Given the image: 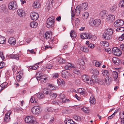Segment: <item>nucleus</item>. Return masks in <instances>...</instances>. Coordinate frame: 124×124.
Returning <instances> with one entry per match:
<instances>
[{
  "mask_svg": "<svg viewBox=\"0 0 124 124\" xmlns=\"http://www.w3.org/2000/svg\"><path fill=\"white\" fill-rule=\"evenodd\" d=\"M36 77L38 80L40 81V82L44 83L46 82L47 78L46 75H42L40 72H38L36 74Z\"/></svg>",
  "mask_w": 124,
  "mask_h": 124,
  "instance_id": "obj_1",
  "label": "nucleus"
},
{
  "mask_svg": "<svg viewBox=\"0 0 124 124\" xmlns=\"http://www.w3.org/2000/svg\"><path fill=\"white\" fill-rule=\"evenodd\" d=\"M82 78V80L85 82L89 85H93L95 80L93 79H91L90 77L86 75H83Z\"/></svg>",
  "mask_w": 124,
  "mask_h": 124,
  "instance_id": "obj_2",
  "label": "nucleus"
},
{
  "mask_svg": "<svg viewBox=\"0 0 124 124\" xmlns=\"http://www.w3.org/2000/svg\"><path fill=\"white\" fill-rule=\"evenodd\" d=\"M54 17L51 16L48 19L46 25L47 27L48 28L52 27L54 25Z\"/></svg>",
  "mask_w": 124,
  "mask_h": 124,
  "instance_id": "obj_3",
  "label": "nucleus"
},
{
  "mask_svg": "<svg viewBox=\"0 0 124 124\" xmlns=\"http://www.w3.org/2000/svg\"><path fill=\"white\" fill-rule=\"evenodd\" d=\"M25 122L31 124H36V122L34 120V117L32 116H28L25 119Z\"/></svg>",
  "mask_w": 124,
  "mask_h": 124,
  "instance_id": "obj_4",
  "label": "nucleus"
},
{
  "mask_svg": "<svg viewBox=\"0 0 124 124\" xmlns=\"http://www.w3.org/2000/svg\"><path fill=\"white\" fill-rule=\"evenodd\" d=\"M101 22L100 19H96L95 20H90L89 22L90 25L92 26H95L96 27L98 26L101 24Z\"/></svg>",
  "mask_w": 124,
  "mask_h": 124,
  "instance_id": "obj_5",
  "label": "nucleus"
},
{
  "mask_svg": "<svg viewBox=\"0 0 124 124\" xmlns=\"http://www.w3.org/2000/svg\"><path fill=\"white\" fill-rule=\"evenodd\" d=\"M31 112L35 115H38L40 113V111L39 107L38 106H34L31 109Z\"/></svg>",
  "mask_w": 124,
  "mask_h": 124,
  "instance_id": "obj_6",
  "label": "nucleus"
},
{
  "mask_svg": "<svg viewBox=\"0 0 124 124\" xmlns=\"http://www.w3.org/2000/svg\"><path fill=\"white\" fill-rule=\"evenodd\" d=\"M17 4L13 1L10 2L8 4V8L10 10H14L17 8Z\"/></svg>",
  "mask_w": 124,
  "mask_h": 124,
  "instance_id": "obj_7",
  "label": "nucleus"
},
{
  "mask_svg": "<svg viewBox=\"0 0 124 124\" xmlns=\"http://www.w3.org/2000/svg\"><path fill=\"white\" fill-rule=\"evenodd\" d=\"M112 51L113 54L116 56H119L122 54L121 51L120 49L116 47L113 48L112 49Z\"/></svg>",
  "mask_w": 124,
  "mask_h": 124,
  "instance_id": "obj_8",
  "label": "nucleus"
},
{
  "mask_svg": "<svg viewBox=\"0 0 124 124\" xmlns=\"http://www.w3.org/2000/svg\"><path fill=\"white\" fill-rule=\"evenodd\" d=\"M52 33L51 31H48L45 34L44 36L45 38L46 39H50L52 41L54 39V38H52Z\"/></svg>",
  "mask_w": 124,
  "mask_h": 124,
  "instance_id": "obj_9",
  "label": "nucleus"
},
{
  "mask_svg": "<svg viewBox=\"0 0 124 124\" xmlns=\"http://www.w3.org/2000/svg\"><path fill=\"white\" fill-rule=\"evenodd\" d=\"M124 24V22L122 20H118L115 21L114 23V26L116 27H118L122 26Z\"/></svg>",
  "mask_w": 124,
  "mask_h": 124,
  "instance_id": "obj_10",
  "label": "nucleus"
},
{
  "mask_svg": "<svg viewBox=\"0 0 124 124\" xmlns=\"http://www.w3.org/2000/svg\"><path fill=\"white\" fill-rule=\"evenodd\" d=\"M24 75L22 71H19L17 73L16 76V78L17 80L20 81L23 79L24 78Z\"/></svg>",
  "mask_w": 124,
  "mask_h": 124,
  "instance_id": "obj_11",
  "label": "nucleus"
},
{
  "mask_svg": "<svg viewBox=\"0 0 124 124\" xmlns=\"http://www.w3.org/2000/svg\"><path fill=\"white\" fill-rule=\"evenodd\" d=\"M30 16L31 20L36 21L38 18L39 17L38 14L35 12H32L31 13Z\"/></svg>",
  "mask_w": 124,
  "mask_h": 124,
  "instance_id": "obj_12",
  "label": "nucleus"
},
{
  "mask_svg": "<svg viewBox=\"0 0 124 124\" xmlns=\"http://www.w3.org/2000/svg\"><path fill=\"white\" fill-rule=\"evenodd\" d=\"M92 35L90 33H83L81 34L80 36L81 38L85 39H90Z\"/></svg>",
  "mask_w": 124,
  "mask_h": 124,
  "instance_id": "obj_13",
  "label": "nucleus"
},
{
  "mask_svg": "<svg viewBox=\"0 0 124 124\" xmlns=\"http://www.w3.org/2000/svg\"><path fill=\"white\" fill-rule=\"evenodd\" d=\"M11 111L10 110L8 112L6 113L5 116L4 121L6 122H9L10 120V115L11 113Z\"/></svg>",
  "mask_w": 124,
  "mask_h": 124,
  "instance_id": "obj_14",
  "label": "nucleus"
},
{
  "mask_svg": "<svg viewBox=\"0 0 124 124\" xmlns=\"http://www.w3.org/2000/svg\"><path fill=\"white\" fill-rule=\"evenodd\" d=\"M54 0H49L46 5V7L48 9H51L52 7Z\"/></svg>",
  "mask_w": 124,
  "mask_h": 124,
  "instance_id": "obj_15",
  "label": "nucleus"
},
{
  "mask_svg": "<svg viewBox=\"0 0 124 124\" xmlns=\"http://www.w3.org/2000/svg\"><path fill=\"white\" fill-rule=\"evenodd\" d=\"M113 78L116 83H119V78L118 77V73L116 71H113Z\"/></svg>",
  "mask_w": 124,
  "mask_h": 124,
  "instance_id": "obj_16",
  "label": "nucleus"
},
{
  "mask_svg": "<svg viewBox=\"0 0 124 124\" xmlns=\"http://www.w3.org/2000/svg\"><path fill=\"white\" fill-rule=\"evenodd\" d=\"M107 15L106 11L104 10L100 12L99 13V16L101 18L103 19L106 17Z\"/></svg>",
  "mask_w": 124,
  "mask_h": 124,
  "instance_id": "obj_17",
  "label": "nucleus"
},
{
  "mask_svg": "<svg viewBox=\"0 0 124 124\" xmlns=\"http://www.w3.org/2000/svg\"><path fill=\"white\" fill-rule=\"evenodd\" d=\"M115 16L114 15H108L106 18V20L107 22H108L109 21L111 22L112 21L115 19Z\"/></svg>",
  "mask_w": 124,
  "mask_h": 124,
  "instance_id": "obj_18",
  "label": "nucleus"
},
{
  "mask_svg": "<svg viewBox=\"0 0 124 124\" xmlns=\"http://www.w3.org/2000/svg\"><path fill=\"white\" fill-rule=\"evenodd\" d=\"M19 54H11L9 55L8 57L10 58H14L18 60L19 59Z\"/></svg>",
  "mask_w": 124,
  "mask_h": 124,
  "instance_id": "obj_19",
  "label": "nucleus"
},
{
  "mask_svg": "<svg viewBox=\"0 0 124 124\" xmlns=\"http://www.w3.org/2000/svg\"><path fill=\"white\" fill-rule=\"evenodd\" d=\"M32 6L34 8H38L40 7L41 5L38 1H36L33 3Z\"/></svg>",
  "mask_w": 124,
  "mask_h": 124,
  "instance_id": "obj_20",
  "label": "nucleus"
},
{
  "mask_svg": "<svg viewBox=\"0 0 124 124\" xmlns=\"http://www.w3.org/2000/svg\"><path fill=\"white\" fill-rule=\"evenodd\" d=\"M8 42L11 44H15L16 43V39L13 37L10 38L8 40Z\"/></svg>",
  "mask_w": 124,
  "mask_h": 124,
  "instance_id": "obj_21",
  "label": "nucleus"
},
{
  "mask_svg": "<svg viewBox=\"0 0 124 124\" xmlns=\"http://www.w3.org/2000/svg\"><path fill=\"white\" fill-rule=\"evenodd\" d=\"M36 98L38 99H43L45 98V95L39 92L37 93L35 95Z\"/></svg>",
  "mask_w": 124,
  "mask_h": 124,
  "instance_id": "obj_22",
  "label": "nucleus"
},
{
  "mask_svg": "<svg viewBox=\"0 0 124 124\" xmlns=\"http://www.w3.org/2000/svg\"><path fill=\"white\" fill-rule=\"evenodd\" d=\"M112 78L111 77L109 76H107L105 79V81L107 85H108L112 81Z\"/></svg>",
  "mask_w": 124,
  "mask_h": 124,
  "instance_id": "obj_23",
  "label": "nucleus"
},
{
  "mask_svg": "<svg viewBox=\"0 0 124 124\" xmlns=\"http://www.w3.org/2000/svg\"><path fill=\"white\" fill-rule=\"evenodd\" d=\"M17 12L18 15L21 17H22L24 15V11L22 9H18L17 10Z\"/></svg>",
  "mask_w": 124,
  "mask_h": 124,
  "instance_id": "obj_24",
  "label": "nucleus"
},
{
  "mask_svg": "<svg viewBox=\"0 0 124 124\" xmlns=\"http://www.w3.org/2000/svg\"><path fill=\"white\" fill-rule=\"evenodd\" d=\"M112 61L113 63L116 64L117 65L120 63V61L119 59L116 57H114L112 59Z\"/></svg>",
  "mask_w": 124,
  "mask_h": 124,
  "instance_id": "obj_25",
  "label": "nucleus"
},
{
  "mask_svg": "<svg viewBox=\"0 0 124 124\" xmlns=\"http://www.w3.org/2000/svg\"><path fill=\"white\" fill-rule=\"evenodd\" d=\"M111 35L104 32L103 34V36L104 39L106 40H108L111 39Z\"/></svg>",
  "mask_w": 124,
  "mask_h": 124,
  "instance_id": "obj_26",
  "label": "nucleus"
},
{
  "mask_svg": "<svg viewBox=\"0 0 124 124\" xmlns=\"http://www.w3.org/2000/svg\"><path fill=\"white\" fill-rule=\"evenodd\" d=\"M68 72L66 70H64L61 73L62 76L64 78H68Z\"/></svg>",
  "mask_w": 124,
  "mask_h": 124,
  "instance_id": "obj_27",
  "label": "nucleus"
},
{
  "mask_svg": "<svg viewBox=\"0 0 124 124\" xmlns=\"http://www.w3.org/2000/svg\"><path fill=\"white\" fill-rule=\"evenodd\" d=\"M104 32L107 34L112 35L113 33V31L111 28H109L105 30L104 31Z\"/></svg>",
  "mask_w": 124,
  "mask_h": 124,
  "instance_id": "obj_28",
  "label": "nucleus"
},
{
  "mask_svg": "<svg viewBox=\"0 0 124 124\" xmlns=\"http://www.w3.org/2000/svg\"><path fill=\"white\" fill-rule=\"evenodd\" d=\"M100 45L102 47H106L109 45L108 43L106 41H102L100 43Z\"/></svg>",
  "mask_w": 124,
  "mask_h": 124,
  "instance_id": "obj_29",
  "label": "nucleus"
},
{
  "mask_svg": "<svg viewBox=\"0 0 124 124\" xmlns=\"http://www.w3.org/2000/svg\"><path fill=\"white\" fill-rule=\"evenodd\" d=\"M78 91L79 93L82 95L86 94V90L83 88H80L78 89Z\"/></svg>",
  "mask_w": 124,
  "mask_h": 124,
  "instance_id": "obj_30",
  "label": "nucleus"
},
{
  "mask_svg": "<svg viewBox=\"0 0 124 124\" xmlns=\"http://www.w3.org/2000/svg\"><path fill=\"white\" fill-rule=\"evenodd\" d=\"M37 100L35 95L31 97L30 100V101L32 103H36L37 102Z\"/></svg>",
  "mask_w": 124,
  "mask_h": 124,
  "instance_id": "obj_31",
  "label": "nucleus"
},
{
  "mask_svg": "<svg viewBox=\"0 0 124 124\" xmlns=\"http://www.w3.org/2000/svg\"><path fill=\"white\" fill-rule=\"evenodd\" d=\"M56 61L59 63H64L65 62V61L63 59L60 58L58 57L56 58Z\"/></svg>",
  "mask_w": 124,
  "mask_h": 124,
  "instance_id": "obj_32",
  "label": "nucleus"
},
{
  "mask_svg": "<svg viewBox=\"0 0 124 124\" xmlns=\"http://www.w3.org/2000/svg\"><path fill=\"white\" fill-rule=\"evenodd\" d=\"M6 42V39L5 38L0 35V44H3Z\"/></svg>",
  "mask_w": 124,
  "mask_h": 124,
  "instance_id": "obj_33",
  "label": "nucleus"
},
{
  "mask_svg": "<svg viewBox=\"0 0 124 124\" xmlns=\"http://www.w3.org/2000/svg\"><path fill=\"white\" fill-rule=\"evenodd\" d=\"M38 25V23L35 22H31L30 24V27L33 28H36Z\"/></svg>",
  "mask_w": 124,
  "mask_h": 124,
  "instance_id": "obj_34",
  "label": "nucleus"
},
{
  "mask_svg": "<svg viewBox=\"0 0 124 124\" xmlns=\"http://www.w3.org/2000/svg\"><path fill=\"white\" fill-rule=\"evenodd\" d=\"M57 83L58 85H63L64 83V81L62 79H58L57 80Z\"/></svg>",
  "mask_w": 124,
  "mask_h": 124,
  "instance_id": "obj_35",
  "label": "nucleus"
},
{
  "mask_svg": "<svg viewBox=\"0 0 124 124\" xmlns=\"http://www.w3.org/2000/svg\"><path fill=\"white\" fill-rule=\"evenodd\" d=\"M91 72L93 74H94L95 75H97L99 74V72L98 70L95 69H93L91 70Z\"/></svg>",
  "mask_w": 124,
  "mask_h": 124,
  "instance_id": "obj_36",
  "label": "nucleus"
},
{
  "mask_svg": "<svg viewBox=\"0 0 124 124\" xmlns=\"http://www.w3.org/2000/svg\"><path fill=\"white\" fill-rule=\"evenodd\" d=\"M77 62L80 66H83L85 64L84 61L81 59H79L77 61Z\"/></svg>",
  "mask_w": 124,
  "mask_h": 124,
  "instance_id": "obj_37",
  "label": "nucleus"
},
{
  "mask_svg": "<svg viewBox=\"0 0 124 124\" xmlns=\"http://www.w3.org/2000/svg\"><path fill=\"white\" fill-rule=\"evenodd\" d=\"M93 63L94 65H95L97 67H99L101 65L100 62H99L95 60H94L93 61Z\"/></svg>",
  "mask_w": 124,
  "mask_h": 124,
  "instance_id": "obj_38",
  "label": "nucleus"
},
{
  "mask_svg": "<svg viewBox=\"0 0 124 124\" xmlns=\"http://www.w3.org/2000/svg\"><path fill=\"white\" fill-rule=\"evenodd\" d=\"M6 5L5 4L1 5L0 6V12L4 11L6 9Z\"/></svg>",
  "mask_w": 124,
  "mask_h": 124,
  "instance_id": "obj_39",
  "label": "nucleus"
},
{
  "mask_svg": "<svg viewBox=\"0 0 124 124\" xmlns=\"http://www.w3.org/2000/svg\"><path fill=\"white\" fill-rule=\"evenodd\" d=\"M47 85L48 86V88L50 91H54V87L52 86L51 84L48 83L47 84Z\"/></svg>",
  "mask_w": 124,
  "mask_h": 124,
  "instance_id": "obj_40",
  "label": "nucleus"
},
{
  "mask_svg": "<svg viewBox=\"0 0 124 124\" xmlns=\"http://www.w3.org/2000/svg\"><path fill=\"white\" fill-rule=\"evenodd\" d=\"M80 7L82 8H84L85 9H87L88 7V5L86 3H84L81 4Z\"/></svg>",
  "mask_w": 124,
  "mask_h": 124,
  "instance_id": "obj_41",
  "label": "nucleus"
},
{
  "mask_svg": "<svg viewBox=\"0 0 124 124\" xmlns=\"http://www.w3.org/2000/svg\"><path fill=\"white\" fill-rule=\"evenodd\" d=\"M71 64L69 63H67L65 66V69L67 70H70L71 69Z\"/></svg>",
  "mask_w": 124,
  "mask_h": 124,
  "instance_id": "obj_42",
  "label": "nucleus"
},
{
  "mask_svg": "<svg viewBox=\"0 0 124 124\" xmlns=\"http://www.w3.org/2000/svg\"><path fill=\"white\" fill-rule=\"evenodd\" d=\"M103 75L104 77H106L108 75L109 73L108 71L106 70H103L102 71Z\"/></svg>",
  "mask_w": 124,
  "mask_h": 124,
  "instance_id": "obj_43",
  "label": "nucleus"
},
{
  "mask_svg": "<svg viewBox=\"0 0 124 124\" xmlns=\"http://www.w3.org/2000/svg\"><path fill=\"white\" fill-rule=\"evenodd\" d=\"M90 103L92 104H94L95 103V99L92 96L90 99Z\"/></svg>",
  "mask_w": 124,
  "mask_h": 124,
  "instance_id": "obj_44",
  "label": "nucleus"
},
{
  "mask_svg": "<svg viewBox=\"0 0 124 124\" xmlns=\"http://www.w3.org/2000/svg\"><path fill=\"white\" fill-rule=\"evenodd\" d=\"M116 8L117 6L116 5L112 6L110 8V11L112 13L115 12L116 9Z\"/></svg>",
  "mask_w": 124,
  "mask_h": 124,
  "instance_id": "obj_45",
  "label": "nucleus"
},
{
  "mask_svg": "<svg viewBox=\"0 0 124 124\" xmlns=\"http://www.w3.org/2000/svg\"><path fill=\"white\" fill-rule=\"evenodd\" d=\"M89 13L88 12H85L83 13L82 17L83 19H86L88 17Z\"/></svg>",
  "mask_w": 124,
  "mask_h": 124,
  "instance_id": "obj_46",
  "label": "nucleus"
},
{
  "mask_svg": "<svg viewBox=\"0 0 124 124\" xmlns=\"http://www.w3.org/2000/svg\"><path fill=\"white\" fill-rule=\"evenodd\" d=\"M75 32L74 30H72L70 33V35L71 37L73 38H75L76 37V35L75 34Z\"/></svg>",
  "mask_w": 124,
  "mask_h": 124,
  "instance_id": "obj_47",
  "label": "nucleus"
},
{
  "mask_svg": "<svg viewBox=\"0 0 124 124\" xmlns=\"http://www.w3.org/2000/svg\"><path fill=\"white\" fill-rule=\"evenodd\" d=\"M81 109L85 113H88L90 111L88 108L85 107H83L81 108Z\"/></svg>",
  "mask_w": 124,
  "mask_h": 124,
  "instance_id": "obj_48",
  "label": "nucleus"
},
{
  "mask_svg": "<svg viewBox=\"0 0 124 124\" xmlns=\"http://www.w3.org/2000/svg\"><path fill=\"white\" fill-rule=\"evenodd\" d=\"M75 75L72 72H68V78H75Z\"/></svg>",
  "mask_w": 124,
  "mask_h": 124,
  "instance_id": "obj_49",
  "label": "nucleus"
},
{
  "mask_svg": "<svg viewBox=\"0 0 124 124\" xmlns=\"http://www.w3.org/2000/svg\"><path fill=\"white\" fill-rule=\"evenodd\" d=\"M120 117L122 120L124 118V112L123 111H121L119 113Z\"/></svg>",
  "mask_w": 124,
  "mask_h": 124,
  "instance_id": "obj_50",
  "label": "nucleus"
},
{
  "mask_svg": "<svg viewBox=\"0 0 124 124\" xmlns=\"http://www.w3.org/2000/svg\"><path fill=\"white\" fill-rule=\"evenodd\" d=\"M75 14L78 16L79 15L80 13V11L78 7H77L75 10Z\"/></svg>",
  "mask_w": 124,
  "mask_h": 124,
  "instance_id": "obj_51",
  "label": "nucleus"
},
{
  "mask_svg": "<svg viewBox=\"0 0 124 124\" xmlns=\"http://www.w3.org/2000/svg\"><path fill=\"white\" fill-rule=\"evenodd\" d=\"M66 124H75L74 121L71 119H69L66 122Z\"/></svg>",
  "mask_w": 124,
  "mask_h": 124,
  "instance_id": "obj_52",
  "label": "nucleus"
},
{
  "mask_svg": "<svg viewBox=\"0 0 124 124\" xmlns=\"http://www.w3.org/2000/svg\"><path fill=\"white\" fill-rule=\"evenodd\" d=\"M80 50L81 51L84 52H87L88 50V49L85 46L81 47Z\"/></svg>",
  "mask_w": 124,
  "mask_h": 124,
  "instance_id": "obj_53",
  "label": "nucleus"
},
{
  "mask_svg": "<svg viewBox=\"0 0 124 124\" xmlns=\"http://www.w3.org/2000/svg\"><path fill=\"white\" fill-rule=\"evenodd\" d=\"M75 26L77 27L79 23V20L78 18L75 19Z\"/></svg>",
  "mask_w": 124,
  "mask_h": 124,
  "instance_id": "obj_54",
  "label": "nucleus"
},
{
  "mask_svg": "<svg viewBox=\"0 0 124 124\" xmlns=\"http://www.w3.org/2000/svg\"><path fill=\"white\" fill-rule=\"evenodd\" d=\"M38 67V66L37 65V64H35L33 66H30L29 68L31 69L35 70H36Z\"/></svg>",
  "mask_w": 124,
  "mask_h": 124,
  "instance_id": "obj_55",
  "label": "nucleus"
},
{
  "mask_svg": "<svg viewBox=\"0 0 124 124\" xmlns=\"http://www.w3.org/2000/svg\"><path fill=\"white\" fill-rule=\"evenodd\" d=\"M62 100V102L63 103H69L70 102V101L68 99H66L65 97L61 99Z\"/></svg>",
  "mask_w": 124,
  "mask_h": 124,
  "instance_id": "obj_56",
  "label": "nucleus"
},
{
  "mask_svg": "<svg viewBox=\"0 0 124 124\" xmlns=\"http://www.w3.org/2000/svg\"><path fill=\"white\" fill-rule=\"evenodd\" d=\"M48 94L50 95L51 97L53 98L54 96V91H49Z\"/></svg>",
  "mask_w": 124,
  "mask_h": 124,
  "instance_id": "obj_57",
  "label": "nucleus"
},
{
  "mask_svg": "<svg viewBox=\"0 0 124 124\" xmlns=\"http://www.w3.org/2000/svg\"><path fill=\"white\" fill-rule=\"evenodd\" d=\"M74 118L76 120L78 121H80L81 119L80 117L78 116H74Z\"/></svg>",
  "mask_w": 124,
  "mask_h": 124,
  "instance_id": "obj_58",
  "label": "nucleus"
},
{
  "mask_svg": "<svg viewBox=\"0 0 124 124\" xmlns=\"http://www.w3.org/2000/svg\"><path fill=\"white\" fill-rule=\"evenodd\" d=\"M7 87L6 85H5L4 84L1 85L0 86V91H1L4 88H6Z\"/></svg>",
  "mask_w": 124,
  "mask_h": 124,
  "instance_id": "obj_59",
  "label": "nucleus"
},
{
  "mask_svg": "<svg viewBox=\"0 0 124 124\" xmlns=\"http://www.w3.org/2000/svg\"><path fill=\"white\" fill-rule=\"evenodd\" d=\"M119 6L120 7H124V0L121 1L119 4Z\"/></svg>",
  "mask_w": 124,
  "mask_h": 124,
  "instance_id": "obj_60",
  "label": "nucleus"
},
{
  "mask_svg": "<svg viewBox=\"0 0 124 124\" xmlns=\"http://www.w3.org/2000/svg\"><path fill=\"white\" fill-rule=\"evenodd\" d=\"M116 31H118L122 32L124 31V28L120 27L116 29Z\"/></svg>",
  "mask_w": 124,
  "mask_h": 124,
  "instance_id": "obj_61",
  "label": "nucleus"
},
{
  "mask_svg": "<svg viewBox=\"0 0 124 124\" xmlns=\"http://www.w3.org/2000/svg\"><path fill=\"white\" fill-rule=\"evenodd\" d=\"M73 72L74 73L78 74L80 73L79 70L78 69H74L73 70Z\"/></svg>",
  "mask_w": 124,
  "mask_h": 124,
  "instance_id": "obj_62",
  "label": "nucleus"
},
{
  "mask_svg": "<svg viewBox=\"0 0 124 124\" xmlns=\"http://www.w3.org/2000/svg\"><path fill=\"white\" fill-rule=\"evenodd\" d=\"M124 39V33L122 34L121 36L118 38V40L120 41H122Z\"/></svg>",
  "mask_w": 124,
  "mask_h": 124,
  "instance_id": "obj_63",
  "label": "nucleus"
},
{
  "mask_svg": "<svg viewBox=\"0 0 124 124\" xmlns=\"http://www.w3.org/2000/svg\"><path fill=\"white\" fill-rule=\"evenodd\" d=\"M97 37L96 36L92 35V36L91 37L90 39L92 40L95 41Z\"/></svg>",
  "mask_w": 124,
  "mask_h": 124,
  "instance_id": "obj_64",
  "label": "nucleus"
}]
</instances>
